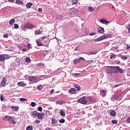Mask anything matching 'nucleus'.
Returning a JSON list of instances; mask_svg holds the SVG:
<instances>
[{
  "label": "nucleus",
  "instance_id": "nucleus-1",
  "mask_svg": "<svg viewBox=\"0 0 130 130\" xmlns=\"http://www.w3.org/2000/svg\"><path fill=\"white\" fill-rule=\"evenodd\" d=\"M26 80L29 81L30 84H34L38 82V77L37 76H29L25 75Z\"/></svg>",
  "mask_w": 130,
  "mask_h": 130
},
{
  "label": "nucleus",
  "instance_id": "nucleus-2",
  "mask_svg": "<svg viewBox=\"0 0 130 130\" xmlns=\"http://www.w3.org/2000/svg\"><path fill=\"white\" fill-rule=\"evenodd\" d=\"M111 38V34H104V35L98 38L94 39V42H99V41H102V40H104V39H107V38Z\"/></svg>",
  "mask_w": 130,
  "mask_h": 130
},
{
  "label": "nucleus",
  "instance_id": "nucleus-3",
  "mask_svg": "<svg viewBox=\"0 0 130 130\" xmlns=\"http://www.w3.org/2000/svg\"><path fill=\"white\" fill-rule=\"evenodd\" d=\"M36 28L35 25H32L30 23L27 22L24 25L21 26V29L23 31H25L27 29H34Z\"/></svg>",
  "mask_w": 130,
  "mask_h": 130
},
{
  "label": "nucleus",
  "instance_id": "nucleus-4",
  "mask_svg": "<svg viewBox=\"0 0 130 130\" xmlns=\"http://www.w3.org/2000/svg\"><path fill=\"white\" fill-rule=\"evenodd\" d=\"M78 102L81 104H83L84 105H86V104H87L88 103V101H87L86 96H83L78 99Z\"/></svg>",
  "mask_w": 130,
  "mask_h": 130
},
{
  "label": "nucleus",
  "instance_id": "nucleus-5",
  "mask_svg": "<svg viewBox=\"0 0 130 130\" xmlns=\"http://www.w3.org/2000/svg\"><path fill=\"white\" fill-rule=\"evenodd\" d=\"M112 68H113V70H114L115 71H118V72L120 73V74H123V73H124L125 72L124 70L121 68H120V67L118 66L113 67Z\"/></svg>",
  "mask_w": 130,
  "mask_h": 130
},
{
  "label": "nucleus",
  "instance_id": "nucleus-6",
  "mask_svg": "<svg viewBox=\"0 0 130 130\" xmlns=\"http://www.w3.org/2000/svg\"><path fill=\"white\" fill-rule=\"evenodd\" d=\"M70 13L72 16H77V14H78V10L76 8H72L71 9H70Z\"/></svg>",
  "mask_w": 130,
  "mask_h": 130
},
{
  "label": "nucleus",
  "instance_id": "nucleus-7",
  "mask_svg": "<svg viewBox=\"0 0 130 130\" xmlns=\"http://www.w3.org/2000/svg\"><path fill=\"white\" fill-rule=\"evenodd\" d=\"M81 60H85V58H84V57H80L79 58H75L73 60V63L74 64H78V62L79 63H80V62H81Z\"/></svg>",
  "mask_w": 130,
  "mask_h": 130
},
{
  "label": "nucleus",
  "instance_id": "nucleus-8",
  "mask_svg": "<svg viewBox=\"0 0 130 130\" xmlns=\"http://www.w3.org/2000/svg\"><path fill=\"white\" fill-rule=\"evenodd\" d=\"M109 113L111 115V116H113V117H115L116 116V112L114 110H110L109 112Z\"/></svg>",
  "mask_w": 130,
  "mask_h": 130
},
{
  "label": "nucleus",
  "instance_id": "nucleus-9",
  "mask_svg": "<svg viewBox=\"0 0 130 130\" xmlns=\"http://www.w3.org/2000/svg\"><path fill=\"white\" fill-rule=\"evenodd\" d=\"M45 115V114H44V113H38L37 115V117L38 119H43Z\"/></svg>",
  "mask_w": 130,
  "mask_h": 130
},
{
  "label": "nucleus",
  "instance_id": "nucleus-10",
  "mask_svg": "<svg viewBox=\"0 0 130 130\" xmlns=\"http://www.w3.org/2000/svg\"><path fill=\"white\" fill-rule=\"evenodd\" d=\"M6 84H7V78L5 77L3 78V80L1 84V87H5V86H6Z\"/></svg>",
  "mask_w": 130,
  "mask_h": 130
},
{
  "label": "nucleus",
  "instance_id": "nucleus-11",
  "mask_svg": "<svg viewBox=\"0 0 130 130\" xmlns=\"http://www.w3.org/2000/svg\"><path fill=\"white\" fill-rule=\"evenodd\" d=\"M52 124H53V125H54V126H55V125H56V124H57V120H56V119H55V118H52Z\"/></svg>",
  "mask_w": 130,
  "mask_h": 130
},
{
  "label": "nucleus",
  "instance_id": "nucleus-12",
  "mask_svg": "<svg viewBox=\"0 0 130 130\" xmlns=\"http://www.w3.org/2000/svg\"><path fill=\"white\" fill-rule=\"evenodd\" d=\"M38 115V112L37 111H34L32 112L31 115L34 118H36L37 117V115Z\"/></svg>",
  "mask_w": 130,
  "mask_h": 130
},
{
  "label": "nucleus",
  "instance_id": "nucleus-13",
  "mask_svg": "<svg viewBox=\"0 0 130 130\" xmlns=\"http://www.w3.org/2000/svg\"><path fill=\"white\" fill-rule=\"evenodd\" d=\"M13 118L11 116H6L5 117V118H4V120H6V121H11V120Z\"/></svg>",
  "mask_w": 130,
  "mask_h": 130
},
{
  "label": "nucleus",
  "instance_id": "nucleus-14",
  "mask_svg": "<svg viewBox=\"0 0 130 130\" xmlns=\"http://www.w3.org/2000/svg\"><path fill=\"white\" fill-rule=\"evenodd\" d=\"M77 92V89L76 88H72L70 89L69 91V93H71V94H75Z\"/></svg>",
  "mask_w": 130,
  "mask_h": 130
},
{
  "label": "nucleus",
  "instance_id": "nucleus-15",
  "mask_svg": "<svg viewBox=\"0 0 130 130\" xmlns=\"http://www.w3.org/2000/svg\"><path fill=\"white\" fill-rule=\"evenodd\" d=\"M100 22L102 23V24H106V25H108L110 22L107 21V20H104L103 19H101Z\"/></svg>",
  "mask_w": 130,
  "mask_h": 130
},
{
  "label": "nucleus",
  "instance_id": "nucleus-16",
  "mask_svg": "<svg viewBox=\"0 0 130 130\" xmlns=\"http://www.w3.org/2000/svg\"><path fill=\"white\" fill-rule=\"evenodd\" d=\"M100 94L101 96H102V97H105V96H106V90H102L101 91Z\"/></svg>",
  "mask_w": 130,
  "mask_h": 130
},
{
  "label": "nucleus",
  "instance_id": "nucleus-17",
  "mask_svg": "<svg viewBox=\"0 0 130 130\" xmlns=\"http://www.w3.org/2000/svg\"><path fill=\"white\" fill-rule=\"evenodd\" d=\"M98 31L99 33H101V34H103V33H104V28L103 27H100L98 28Z\"/></svg>",
  "mask_w": 130,
  "mask_h": 130
},
{
  "label": "nucleus",
  "instance_id": "nucleus-18",
  "mask_svg": "<svg viewBox=\"0 0 130 130\" xmlns=\"http://www.w3.org/2000/svg\"><path fill=\"white\" fill-rule=\"evenodd\" d=\"M37 44L38 46H43V44L41 43V42H40V40H37L36 41Z\"/></svg>",
  "mask_w": 130,
  "mask_h": 130
},
{
  "label": "nucleus",
  "instance_id": "nucleus-19",
  "mask_svg": "<svg viewBox=\"0 0 130 130\" xmlns=\"http://www.w3.org/2000/svg\"><path fill=\"white\" fill-rule=\"evenodd\" d=\"M118 96L116 95H113L111 98V100L112 101H115V100H117L118 99Z\"/></svg>",
  "mask_w": 130,
  "mask_h": 130
},
{
  "label": "nucleus",
  "instance_id": "nucleus-20",
  "mask_svg": "<svg viewBox=\"0 0 130 130\" xmlns=\"http://www.w3.org/2000/svg\"><path fill=\"white\" fill-rule=\"evenodd\" d=\"M11 108H12V109L14 110V111H18L19 110V107H18V106L15 107L14 106H12L11 107Z\"/></svg>",
  "mask_w": 130,
  "mask_h": 130
},
{
  "label": "nucleus",
  "instance_id": "nucleus-21",
  "mask_svg": "<svg viewBox=\"0 0 130 130\" xmlns=\"http://www.w3.org/2000/svg\"><path fill=\"white\" fill-rule=\"evenodd\" d=\"M42 33V31H41L40 30L37 29V30L35 31V35H40V34H41Z\"/></svg>",
  "mask_w": 130,
  "mask_h": 130
},
{
  "label": "nucleus",
  "instance_id": "nucleus-22",
  "mask_svg": "<svg viewBox=\"0 0 130 130\" xmlns=\"http://www.w3.org/2000/svg\"><path fill=\"white\" fill-rule=\"evenodd\" d=\"M17 85L19 87H24V86H25V85L24 84V82H18Z\"/></svg>",
  "mask_w": 130,
  "mask_h": 130
},
{
  "label": "nucleus",
  "instance_id": "nucleus-23",
  "mask_svg": "<svg viewBox=\"0 0 130 130\" xmlns=\"http://www.w3.org/2000/svg\"><path fill=\"white\" fill-rule=\"evenodd\" d=\"M0 61H5V55H0Z\"/></svg>",
  "mask_w": 130,
  "mask_h": 130
},
{
  "label": "nucleus",
  "instance_id": "nucleus-24",
  "mask_svg": "<svg viewBox=\"0 0 130 130\" xmlns=\"http://www.w3.org/2000/svg\"><path fill=\"white\" fill-rule=\"evenodd\" d=\"M15 4H17V5H23V4H24V2L20 0H17L16 1Z\"/></svg>",
  "mask_w": 130,
  "mask_h": 130
},
{
  "label": "nucleus",
  "instance_id": "nucleus-25",
  "mask_svg": "<svg viewBox=\"0 0 130 130\" xmlns=\"http://www.w3.org/2000/svg\"><path fill=\"white\" fill-rule=\"evenodd\" d=\"M32 6H33V4L31 3H28L26 5V7L28 8V9H30V8H31V7H32Z\"/></svg>",
  "mask_w": 130,
  "mask_h": 130
},
{
  "label": "nucleus",
  "instance_id": "nucleus-26",
  "mask_svg": "<svg viewBox=\"0 0 130 130\" xmlns=\"http://www.w3.org/2000/svg\"><path fill=\"white\" fill-rule=\"evenodd\" d=\"M60 115H61V116H66V112H64L63 110H61L60 111Z\"/></svg>",
  "mask_w": 130,
  "mask_h": 130
},
{
  "label": "nucleus",
  "instance_id": "nucleus-27",
  "mask_svg": "<svg viewBox=\"0 0 130 130\" xmlns=\"http://www.w3.org/2000/svg\"><path fill=\"white\" fill-rule=\"evenodd\" d=\"M74 87L75 88H76V89H77V91H80V90H81V86H80L78 84H75L74 85Z\"/></svg>",
  "mask_w": 130,
  "mask_h": 130
},
{
  "label": "nucleus",
  "instance_id": "nucleus-28",
  "mask_svg": "<svg viewBox=\"0 0 130 130\" xmlns=\"http://www.w3.org/2000/svg\"><path fill=\"white\" fill-rule=\"evenodd\" d=\"M115 57H116V55L113 53H112L110 55V58L111 59H114V58H115Z\"/></svg>",
  "mask_w": 130,
  "mask_h": 130
},
{
  "label": "nucleus",
  "instance_id": "nucleus-29",
  "mask_svg": "<svg viewBox=\"0 0 130 130\" xmlns=\"http://www.w3.org/2000/svg\"><path fill=\"white\" fill-rule=\"evenodd\" d=\"M120 57L123 60H125L127 59V56H126V55H121Z\"/></svg>",
  "mask_w": 130,
  "mask_h": 130
},
{
  "label": "nucleus",
  "instance_id": "nucleus-30",
  "mask_svg": "<svg viewBox=\"0 0 130 130\" xmlns=\"http://www.w3.org/2000/svg\"><path fill=\"white\" fill-rule=\"evenodd\" d=\"M26 130H33V126H28L27 127H26Z\"/></svg>",
  "mask_w": 130,
  "mask_h": 130
},
{
  "label": "nucleus",
  "instance_id": "nucleus-31",
  "mask_svg": "<svg viewBox=\"0 0 130 130\" xmlns=\"http://www.w3.org/2000/svg\"><path fill=\"white\" fill-rule=\"evenodd\" d=\"M98 52L97 51H91L89 53V54H96V53Z\"/></svg>",
  "mask_w": 130,
  "mask_h": 130
},
{
  "label": "nucleus",
  "instance_id": "nucleus-32",
  "mask_svg": "<svg viewBox=\"0 0 130 130\" xmlns=\"http://www.w3.org/2000/svg\"><path fill=\"white\" fill-rule=\"evenodd\" d=\"M14 23H15V19H11L9 21L10 25H13V24H14Z\"/></svg>",
  "mask_w": 130,
  "mask_h": 130
},
{
  "label": "nucleus",
  "instance_id": "nucleus-33",
  "mask_svg": "<svg viewBox=\"0 0 130 130\" xmlns=\"http://www.w3.org/2000/svg\"><path fill=\"white\" fill-rule=\"evenodd\" d=\"M71 2L73 5H77L78 4V0H71Z\"/></svg>",
  "mask_w": 130,
  "mask_h": 130
},
{
  "label": "nucleus",
  "instance_id": "nucleus-34",
  "mask_svg": "<svg viewBox=\"0 0 130 130\" xmlns=\"http://www.w3.org/2000/svg\"><path fill=\"white\" fill-rule=\"evenodd\" d=\"M88 10L89 12H93L94 9L92 7H88Z\"/></svg>",
  "mask_w": 130,
  "mask_h": 130
},
{
  "label": "nucleus",
  "instance_id": "nucleus-35",
  "mask_svg": "<svg viewBox=\"0 0 130 130\" xmlns=\"http://www.w3.org/2000/svg\"><path fill=\"white\" fill-rule=\"evenodd\" d=\"M112 122L113 123V124H116V123H117V122H118V121L117 120H112Z\"/></svg>",
  "mask_w": 130,
  "mask_h": 130
},
{
  "label": "nucleus",
  "instance_id": "nucleus-36",
  "mask_svg": "<svg viewBox=\"0 0 130 130\" xmlns=\"http://www.w3.org/2000/svg\"><path fill=\"white\" fill-rule=\"evenodd\" d=\"M25 61L26 62H30V61H31V60L30 59V58H29V57H27L25 58Z\"/></svg>",
  "mask_w": 130,
  "mask_h": 130
},
{
  "label": "nucleus",
  "instance_id": "nucleus-37",
  "mask_svg": "<svg viewBox=\"0 0 130 130\" xmlns=\"http://www.w3.org/2000/svg\"><path fill=\"white\" fill-rule=\"evenodd\" d=\"M59 122L60 123H64L66 120H64V119H61L59 120Z\"/></svg>",
  "mask_w": 130,
  "mask_h": 130
},
{
  "label": "nucleus",
  "instance_id": "nucleus-38",
  "mask_svg": "<svg viewBox=\"0 0 130 130\" xmlns=\"http://www.w3.org/2000/svg\"><path fill=\"white\" fill-rule=\"evenodd\" d=\"M4 56H5V60L9 59V58H10V55H4Z\"/></svg>",
  "mask_w": 130,
  "mask_h": 130
},
{
  "label": "nucleus",
  "instance_id": "nucleus-39",
  "mask_svg": "<svg viewBox=\"0 0 130 130\" xmlns=\"http://www.w3.org/2000/svg\"><path fill=\"white\" fill-rule=\"evenodd\" d=\"M20 101H22V102H25V101H27V99L25 98H20Z\"/></svg>",
  "mask_w": 130,
  "mask_h": 130
},
{
  "label": "nucleus",
  "instance_id": "nucleus-40",
  "mask_svg": "<svg viewBox=\"0 0 130 130\" xmlns=\"http://www.w3.org/2000/svg\"><path fill=\"white\" fill-rule=\"evenodd\" d=\"M30 105L32 107H35L36 106V103L35 102H31Z\"/></svg>",
  "mask_w": 130,
  "mask_h": 130
},
{
  "label": "nucleus",
  "instance_id": "nucleus-41",
  "mask_svg": "<svg viewBox=\"0 0 130 130\" xmlns=\"http://www.w3.org/2000/svg\"><path fill=\"white\" fill-rule=\"evenodd\" d=\"M10 122H11V123H12V124H15V123H16V122H15L14 121V118H12V119L11 120V121H10Z\"/></svg>",
  "mask_w": 130,
  "mask_h": 130
},
{
  "label": "nucleus",
  "instance_id": "nucleus-42",
  "mask_svg": "<svg viewBox=\"0 0 130 130\" xmlns=\"http://www.w3.org/2000/svg\"><path fill=\"white\" fill-rule=\"evenodd\" d=\"M126 122L127 123H130V117L127 118V119L126 120Z\"/></svg>",
  "mask_w": 130,
  "mask_h": 130
},
{
  "label": "nucleus",
  "instance_id": "nucleus-43",
  "mask_svg": "<svg viewBox=\"0 0 130 130\" xmlns=\"http://www.w3.org/2000/svg\"><path fill=\"white\" fill-rule=\"evenodd\" d=\"M14 28L15 29H19V25L14 24Z\"/></svg>",
  "mask_w": 130,
  "mask_h": 130
},
{
  "label": "nucleus",
  "instance_id": "nucleus-44",
  "mask_svg": "<svg viewBox=\"0 0 130 130\" xmlns=\"http://www.w3.org/2000/svg\"><path fill=\"white\" fill-rule=\"evenodd\" d=\"M38 90H42V85H40L38 86Z\"/></svg>",
  "mask_w": 130,
  "mask_h": 130
},
{
  "label": "nucleus",
  "instance_id": "nucleus-45",
  "mask_svg": "<svg viewBox=\"0 0 130 130\" xmlns=\"http://www.w3.org/2000/svg\"><path fill=\"white\" fill-rule=\"evenodd\" d=\"M3 37L4 38H8V37H9V35H8V34H4L3 35Z\"/></svg>",
  "mask_w": 130,
  "mask_h": 130
},
{
  "label": "nucleus",
  "instance_id": "nucleus-46",
  "mask_svg": "<svg viewBox=\"0 0 130 130\" xmlns=\"http://www.w3.org/2000/svg\"><path fill=\"white\" fill-rule=\"evenodd\" d=\"M38 111H42V107H39L38 108Z\"/></svg>",
  "mask_w": 130,
  "mask_h": 130
},
{
  "label": "nucleus",
  "instance_id": "nucleus-47",
  "mask_svg": "<svg viewBox=\"0 0 130 130\" xmlns=\"http://www.w3.org/2000/svg\"><path fill=\"white\" fill-rule=\"evenodd\" d=\"M35 122L36 123H40V122H41V121H40V120H36L35 121Z\"/></svg>",
  "mask_w": 130,
  "mask_h": 130
},
{
  "label": "nucleus",
  "instance_id": "nucleus-48",
  "mask_svg": "<svg viewBox=\"0 0 130 130\" xmlns=\"http://www.w3.org/2000/svg\"><path fill=\"white\" fill-rule=\"evenodd\" d=\"M1 101H4L5 100V99H4V95H1Z\"/></svg>",
  "mask_w": 130,
  "mask_h": 130
},
{
  "label": "nucleus",
  "instance_id": "nucleus-49",
  "mask_svg": "<svg viewBox=\"0 0 130 130\" xmlns=\"http://www.w3.org/2000/svg\"><path fill=\"white\" fill-rule=\"evenodd\" d=\"M96 33L95 32H92L89 34L90 36H93V35H95Z\"/></svg>",
  "mask_w": 130,
  "mask_h": 130
},
{
  "label": "nucleus",
  "instance_id": "nucleus-50",
  "mask_svg": "<svg viewBox=\"0 0 130 130\" xmlns=\"http://www.w3.org/2000/svg\"><path fill=\"white\" fill-rule=\"evenodd\" d=\"M128 32L130 33V24L128 25Z\"/></svg>",
  "mask_w": 130,
  "mask_h": 130
},
{
  "label": "nucleus",
  "instance_id": "nucleus-51",
  "mask_svg": "<svg viewBox=\"0 0 130 130\" xmlns=\"http://www.w3.org/2000/svg\"><path fill=\"white\" fill-rule=\"evenodd\" d=\"M38 11L40 13H41V12H42V8H39L38 9Z\"/></svg>",
  "mask_w": 130,
  "mask_h": 130
},
{
  "label": "nucleus",
  "instance_id": "nucleus-52",
  "mask_svg": "<svg viewBox=\"0 0 130 130\" xmlns=\"http://www.w3.org/2000/svg\"><path fill=\"white\" fill-rule=\"evenodd\" d=\"M27 46L28 47L29 49L32 48V47H30L31 46V44H28Z\"/></svg>",
  "mask_w": 130,
  "mask_h": 130
},
{
  "label": "nucleus",
  "instance_id": "nucleus-53",
  "mask_svg": "<svg viewBox=\"0 0 130 130\" xmlns=\"http://www.w3.org/2000/svg\"><path fill=\"white\" fill-rule=\"evenodd\" d=\"M22 51H27V49L26 48H23L22 49Z\"/></svg>",
  "mask_w": 130,
  "mask_h": 130
},
{
  "label": "nucleus",
  "instance_id": "nucleus-54",
  "mask_svg": "<svg viewBox=\"0 0 130 130\" xmlns=\"http://www.w3.org/2000/svg\"><path fill=\"white\" fill-rule=\"evenodd\" d=\"M53 92H54V89H52V90L50 91V94H52V93H53Z\"/></svg>",
  "mask_w": 130,
  "mask_h": 130
},
{
  "label": "nucleus",
  "instance_id": "nucleus-55",
  "mask_svg": "<svg viewBox=\"0 0 130 130\" xmlns=\"http://www.w3.org/2000/svg\"><path fill=\"white\" fill-rule=\"evenodd\" d=\"M129 48H130V45H127V48H126V49H129Z\"/></svg>",
  "mask_w": 130,
  "mask_h": 130
},
{
  "label": "nucleus",
  "instance_id": "nucleus-56",
  "mask_svg": "<svg viewBox=\"0 0 130 130\" xmlns=\"http://www.w3.org/2000/svg\"><path fill=\"white\" fill-rule=\"evenodd\" d=\"M57 18H58V19H60V18H62V17H61V15H58V16H57Z\"/></svg>",
  "mask_w": 130,
  "mask_h": 130
},
{
  "label": "nucleus",
  "instance_id": "nucleus-57",
  "mask_svg": "<svg viewBox=\"0 0 130 130\" xmlns=\"http://www.w3.org/2000/svg\"><path fill=\"white\" fill-rule=\"evenodd\" d=\"M8 2H9L10 3H12L13 2H15V0H8Z\"/></svg>",
  "mask_w": 130,
  "mask_h": 130
},
{
  "label": "nucleus",
  "instance_id": "nucleus-58",
  "mask_svg": "<svg viewBox=\"0 0 130 130\" xmlns=\"http://www.w3.org/2000/svg\"><path fill=\"white\" fill-rule=\"evenodd\" d=\"M46 130H50V128H49V127H47V128H46Z\"/></svg>",
  "mask_w": 130,
  "mask_h": 130
},
{
  "label": "nucleus",
  "instance_id": "nucleus-59",
  "mask_svg": "<svg viewBox=\"0 0 130 130\" xmlns=\"http://www.w3.org/2000/svg\"><path fill=\"white\" fill-rule=\"evenodd\" d=\"M117 73H118V71L115 70V74H117Z\"/></svg>",
  "mask_w": 130,
  "mask_h": 130
},
{
  "label": "nucleus",
  "instance_id": "nucleus-60",
  "mask_svg": "<svg viewBox=\"0 0 130 130\" xmlns=\"http://www.w3.org/2000/svg\"><path fill=\"white\" fill-rule=\"evenodd\" d=\"M78 47H76L75 48V50H78Z\"/></svg>",
  "mask_w": 130,
  "mask_h": 130
},
{
  "label": "nucleus",
  "instance_id": "nucleus-61",
  "mask_svg": "<svg viewBox=\"0 0 130 130\" xmlns=\"http://www.w3.org/2000/svg\"><path fill=\"white\" fill-rule=\"evenodd\" d=\"M127 77H129L130 74H127Z\"/></svg>",
  "mask_w": 130,
  "mask_h": 130
},
{
  "label": "nucleus",
  "instance_id": "nucleus-62",
  "mask_svg": "<svg viewBox=\"0 0 130 130\" xmlns=\"http://www.w3.org/2000/svg\"><path fill=\"white\" fill-rule=\"evenodd\" d=\"M45 38V37H43L42 38H41V39H44Z\"/></svg>",
  "mask_w": 130,
  "mask_h": 130
},
{
  "label": "nucleus",
  "instance_id": "nucleus-63",
  "mask_svg": "<svg viewBox=\"0 0 130 130\" xmlns=\"http://www.w3.org/2000/svg\"><path fill=\"white\" fill-rule=\"evenodd\" d=\"M127 108H128V109H130V106H128V107H127Z\"/></svg>",
  "mask_w": 130,
  "mask_h": 130
},
{
  "label": "nucleus",
  "instance_id": "nucleus-64",
  "mask_svg": "<svg viewBox=\"0 0 130 130\" xmlns=\"http://www.w3.org/2000/svg\"><path fill=\"white\" fill-rule=\"evenodd\" d=\"M117 63H118V64L120 63V61H118Z\"/></svg>",
  "mask_w": 130,
  "mask_h": 130
}]
</instances>
